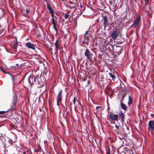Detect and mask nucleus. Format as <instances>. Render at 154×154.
I'll use <instances>...</instances> for the list:
<instances>
[{"label":"nucleus","instance_id":"nucleus-38","mask_svg":"<svg viewBox=\"0 0 154 154\" xmlns=\"http://www.w3.org/2000/svg\"><path fill=\"white\" fill-rule=\"evenodd\" d=\"M109 151L107 152V154H110V152H109Z\"/></svg>","mask_w":154,"mask_h":154},{"label":"nucleus","instance_id":"nucleus-39","mask_svg":"<svg viewBox=\"0 0 154 154\" xmlns=\"http://www.w3.org/2000/svg\"><path fill=\"white\" fill-rule=\"evenodd\" d=\"M88 51L87 50V59L88 58H89V57L88 56Z\"/></svg>","mask_w":154,"mask_h":154},{"label":"nucleus","instance_id":"nucleus-26","mask_svg":"<svg viewBox=\"0 0 154 154\" xmlns=\"http://www.w3.org/2000/svg\"><path fill=\"white\" fill-rule=\"evenodd\" d=\"M8 111H0V115L4 114H5Z\"/></svg>","mask_w":154,"mask_h":154},{"label":"nucleus","instance_id":"nucleus-36","mask_svg":"<svg viewBox=\"0 0 154 154\" xmlns=\"http://www.w3.org/2000/svg\"><path fill=\"white\" fill-rule=\"evenodd\" d=\"M5 67L7 69H9V70L11 69H12V68L11 66H10L9 67H8V66H5Z\"/></svg>","mask_w":154,"mask_h":154},{"label":"nucleus","instance_id":"nucleus-25","mask_svg":"<svg viewBox=\"0 0 154 154\" xmlns=\"http://www.w3.org/2000/svg\"><path fill=\"white\" fill-rule=\"evenodd\" d=\"M26 75V74H25V75H24L22 77V79H20V80H19V81H20V83H21V82H22L24 79H25V76Z\"/></svg>","mask_w":154,"mask_h":154},{"label":"nucleus","instance_id":"nucleus-47","mask_svg":"<svg viewBox=\"0 0 154 154\" xmlns=\"http://www.w3.org/2000/svg\"><path fill=\"white\" fill-rule=\"evenodd\" d=\"M56 14H57V15L58 16L59 15V14H57L56 13Z\"/></svg>","mask_w":154,"mask_h":154},{"label":"nucleus","instance_id":"nucleus-46","mask_svg":"<svg viewBox=\"0 0 154 154\" xmlns=\"http://www.w3.org/2000/svg\"><path fill=\"white\" fill-rule=\"evenodd\" d=\"M55 18H56V19L57 18V17L55 16H54V18L55 19Z\"/></svg>","mask_w":154,"mask_h":154},{"label":"nucleus","instance_id":"nucleus-30","mask_svg":"<svg viewBox=\"0 0 154 154\" xmlns=\"http://www.w3.org/2000/svg\"><path fill=\"white\" fill-rule=\"evenodd\" d=\"M145 0V5H148V1L149 0Z\"/></svg>","mask_w":154,"mask_h":154},{"label":"nucleus","instance_id":"nucleus-31","mask_svg":"<svg viewBox=\"0 0 154 154\" xmlns=\"http://www.w3.org/2000/svg\"><path fill=\"white\" fill-rule=\"evenodd\" d=\"M17 40H16V42H15L14 44V46H16V47H17Z\"/></svg>","mask_w":154,"mask_h":154},{"label":"nucleus","instance_id":"nucleus-15","mask_svg":"<svg viewBox=\"0 0 154 154\" xmlns=\"http://www.w3.org/2000/svg\"><path fill=\"white\" fill-rule=\"evenodd\" d=\"M87 35V31H86L85 33V35L84 36L83 41L82 42V46L83 47L85 46V38L86 37V35Z\"/></svg>","mask_w":154,"mask_h":154},{"label":"nucleus","instance_id":"nucleus-24","mask_svg":"<svg viewBox=\"0 0 154 154\" xmlns=\"http://www.w3.org/2000/svg\"><path fill=\"white\" fill-rule=\"evenodd\" d=\"M111 89H109L108 88H106L105 89L106 92L107 93H109L110 92H111Z\"/></svg>","mask_w":154,"mask_h":154},{"label":"nucleus","instance_id":"nucleus-21","mask_svg":"<svg viewBox=\"0 0 154 154\" xmlns=\"http://www.w3.org/2000/svg\"><path fill=\"white\" fill-rule=\"evenodd\" d=\"M121 117V120L122 122H123L124 118V114L123 112H121L120 114Z\"/></svg>","mask_w":154,"mask_h":154},{"label":"nucleus","instance_id":"nucleus-45","mask_svg":"<svg viewBox=\"0 0 154 154\" xmlns=\"http://www.w3.org/2000/svg\"><path fill=\"white\" fill-rule=\"evenodd\" d=\"M124 96H122V99H121V100H123V99H124Z\"/></svg>","mask_w":154,"mask_h":154},{"label":"nucleus","instance_id":"nucleus-41","mask_svg":"<svg viewBox=\"0 0 154 154\" xmlns=\"http://www.w3.org/2000/svg\"><path fill=\"white\" fill-rule=\"evenodd\" d=\"M4 73H7L4 70H2V69L1 70Z\"/></svg>","mask_w":154,"mask_h":154},{"label":"nucleus","instance_id":"nucleus-8","mask_svg":"<svg viewBox=\"0 0 154 154\" xmlns=\"http://www.w3.org/2000/svg\"><path fill=\"white\" fill-rule=\"evenodd\" d=\"M154 129V123L152 121H149V130H150L151 132Z\"/></svg>","mask_w":154,"mask_h":154},{"label":"nucleus","instance_id":"nucleus-42","mask_svg":"<svg viewBox=\"0 0 154 154\" xmlns=\"http://www.w3.org/2000/svg\"><path fill=\"white\" fill-rule=\"evenodd\" d=\"M116 128L117 129H119V126L117 125H116L115 126Z\"/></svg>","mask_w":154,"mask_h":154},{"label":"nucleus","instance_id":"nucleus-9","mask_svg":"<svg viewBox=\"0 0 154 154\" xmlns=\"http://www.w3.org/2000/svg\"><path fill=\"white\" fill-rule=\"evenodd\" d=\"M140 20V17H139L137 18L133 23L132 26L134 27V28L136 27L137 26Z\"/></svg>","mask_w":154,"mask_h":154},{"label":"nucleus","instance_id":"nucleus-7","mask_svg":"<svg viewBox=\"0 0 154 154\" xmlns=\"http://www.w3.org/2000/svg\"><path fill=\"white\" fill-rule=\"evenodd\" d=\"M56 19H54V18H52V23L53 25V28L56 31V33L58 32L57 29V23L56 22Z\"/></svg>","mask_w":154,"mask_h":154},{"label":"nucleus","instance_id":"nucleus-52","mask_svg":"<svg viewBox=\"0 0 154 154\" xmlns=\"http://www.w3.org/2000/svg\"><path fill=\"white\" fill-rule=\"evenodd\" d=\"M9 109H8V111H9Z\"/></svg>","mask_w":154,"mask_h":154},{"label":"nucleus","instance_id":"nucleus-22","mask_svg":"<svg viewBox=\"0 0 154 154\" xmlns=\"http://www.w3.org/2000/svg\"><path fill=\"white\" fill-rule=\"evenodd\" d=\"M132 103V98L131 97L129 96V101L128 102V104L129 105H131Z\"/></svg>","mask_w":154,"mask_h":154},{"label":"nucleus","instance_id":"nucleus-48","mask_svg":"<svg viewBox=\"0 0 154 154\" xmlns=\"http://www.w3.org/2000/svg\"><path fill=\"white\" fill-rule=\"evenodd\" d=\"M2 134H0V137L1 136H2Z\"/></svg>","mask_w":154,"mask_h":154},{"label":"nucleus","instance_id":"nucleus-3","mask_svg":"<svg viewBox=\"0 0 154 154\" xmlns=\"http://www.w3.org/2000/svg\"><path fill=\"white\" fill-rule=\"evenodd\" d=\"M119 35V32L117 29H114L112 32L111 36L113 39H116Z\"/></svg>","mask_w":154,"mask_h":154},{"label":"nucleus","instance_id":"nucleus-27","mask_svg":"<svg viewBox=\"0 0 154 154\" xmlns=\"http://www.w3.org/2000/svg\"><path fill=\"white\" fill-rule=\"evenodd\" d=\"M30 11V9L29 8V7L27 8L26 9V11L27 13H29Z\"/></svg>","mask_w":154,"mask_h":154},{"label":"nucleus","instance_id":"nucleus-50","mask_svg":"<svg viewBox=\"0 0 154 154\" xmlns=\"http://www.w3.org/2000/svg\"><path fill=\"white\" fill-rule=\"evenodd\" d=\"M85 65H87V62H86L85 63Z\"/></svg>","mask_w":154,"mask_h":154},{"label":"nucleus","instance_id":"nucleus-14","mask_svg":"<svg viewBox=\"0 0 154 154\" xmlns=\"http://www.w3.org/2000/svg\"><path fill=\"white\" fill-rule=\"evenodd\" d=\"M73 102L75 107H76L79 103V102L76 99V97H73Z\"/></svg>","mask_w":154,"mask_h":154},{"label":"nucleus","instance_id":"nucleus-23","mask_svg":"<svg viewBox=\"0 0 154 154\" xmlns=\"http://www.w3.org/2000/svg\"><path fill=\"white\" fill-rule=\"evenodd\" d=\"M81 81L82 82H84L87 79V75L85 76L84 77H81Z\"/></svg>","mask_w":154,"mask_h":154},{"label":"nucleus","instance_id":"nucleus-19","mask_svg":"<svg viewBox=\"0 0 154 154\" xmlns=\"http://www.w3.org/2000/svg\"><path fill=\"white\" fill-rule=\"evenodd\" d=\"M95 110L96 112H97L99 113V111H100L102 110V108L101 106H97Z\"/></svg>","mask_w":154,"mask_h":154},{"label":"nucleus","instance_id":"nucleus-29","mask_svg":"<svg viewBox=\"0 0 154 154\" xmlns=\"http://www.w3.org/2000/svg\"><path fill=\"white\" fill-rule=\"evenodd\" d=\"M38 152L39 153L38 154H44V153L42 151L40 150L38 151Z\"/></svg>","mask_w":154,"mask_h":154},{"label":"nucleus","instance_id":"nucleus-2","mask_svg":"<svg viewBox=\"0 0 154 154\" xmlns=\"http://www.w3.org/2000/svg\"><path fill=\"white\" fill-rule=\"evenodd\" d=\"M21 77V76L20 74H18L12 76V79L13 80L14 85L16 84H18L20 83V81H19V80Z\"/></svg>","mask_w":154,"mask_h":154},{"label":"nucleus","instance_id":"nucleus-16","mask_svg":"<svg viewBox=\"0 0 154 154\" xmlns=\"http://www.w3.org/2000/svg\"><path fill=\"white\" fill-rule=\"evenodd\" d=\"M120 105L122 109H123L124 110H127V107L122 102H121Z\"/></svg>","mask_w":154,"mask_h":154},{"label":"nucleus","instance_id":"nucleus-40","mask_svg":"<svg viewBox=\"0 0 154 154\" xmlns=\"http://www.w3.org/2000/svg\"><path fill=\"white\" fill-rule=\"evenodd\" d=\"M85 56H87V49L85 51Z\"/></svg>","mask_w":154,"mask_h":154},{"label":"nucleus","instance_id":"nucleus-32","mask_svg":"<svg viewBox=\"0 0 154 154\" xmlns=\"http://www.w3.org/2000/svg\"><path fill=\"white\" fill-rule=\"evenodd\" d=\"M27 152L28 153V154H31V152L30 150H27Z\"/></svg>","mask_w":154,"mask_h":154},{"label":"nucleus","instance_id":"nucleus-6","mask_svg":"<svg viewBox=\"0 0 154 154\" xmlns=\"http://www.w3.org/2000/svg\"><path fill=\"white\" fill-rule=\"evenodd\" d=\"M37 81L38 84L40 85V87L42 86L45 82L43 77L40 76L39 78L38 79Z\"/></svg>","mask_w":154,"mask_h":154},{"label":"nucleus","instance_id":"nucleus-53","mask_svg":"<svg viewBox=\"0 0 154 154\" xmlns=\"http://www.w3.org/2000/svg\"><path fill=\"white\" fill-rule=\"evenodd\" d=\"M9 109H8V111H9Z\"/></svg>","mask_w":154,"mask_h":154},{"label":"nucleus","instance_id":"nucleus-44","mask_svg":"<svg viewBox=\"0 0 154 154\" xmlns=\"http://www.w3.org/2000/svg\"><path fill=\"white\" fill-rule=\"evenodd\" d=\"M69 3L70 5H72V4H73L71 2H69Z\"/></svg>","mask_w":154,"mask_h":154},{"label":"nucleus","instance_id":"nucleus-5","mask_svg":"<svg viewBox=\"0 0 154 154\" xmlns=\"http://www.w3.org/2000/svg\"><path fill=\"white\" fill-rule=\"evenodd\" d=\"M109 117L113 120L115 121H117L118 119V115L112 113H111L109 115Z\"/></svg>","mask_w":154,"mask_h":154},{"label":"nucleus","instance_id":"nucleus-20","mask_svg":"<svg viewBox=\"0 0 154 154\" xmlns=\"http://www.w3.org/2000/svg\"><path fill=\"white\" fill-rule=\"evenodd\" d=\"M110 77L112 79V80H114L115 79V77L114 75V73L112 72H110L109 73Z\"/></svg>","mask_w":154,"mask_h":154},{"label":"nucleus","instance_id":"nucleus-33","mask_svg":"<svg viewBox=\"0 0 154 154\" xmlns=\"http://www.w3.org/2000/svg\"><path fill=\"white\" fill-rule=\"evenodd\" d=\"M20 67H14V69L15 70H17L19 69Z\"/></svg>","mask_w":154,"mask_h":154},{"label":"nucleus","instance_id":"nucleus-13","mask_svg":"<svg viewBox=\"0 0 154 154\" xmlns=\"http://www.w3.org/2000/svg\"><path fill=\"white\" fill-rule=\"evenodd\" d=\"M59 40L58 38H57L56 41L55 43V48H56V50L59 49L60 47L59 45Z\"/></svg>","mask_w":154,"mask_h":154},{"label":"nucleus","instance_id":"nucleus-34","mask_svg":"<svg viewBox=\"0 0 154 154\" xmlns=\"http://www.w3.org/2000/svg\"><path fill=\"white\" fill-rule=\"evenodd\" d=\"M54 12H52V13H51V15L52 18H54Z\"/></svg>","mask_w":154,"mask_h":154},{"label":"nucleus","instance_id":"nucleus-10","mask_svg":"<svg viewBox=\"0 0 154 154\" xmlns=\"http://www.w3.org/2000/svg\"><path fill=\"white\" fill-rule=\"evenodd\" d=\"M63 93L62 90H61L58 93L57 100V102H60L62 100V94Z\"/></svg>","mask_w":154,"mask_h":154},{"label":"nucleus","instance_id":"nucleus-18","mask_svg":"<svg viewBox=\"0 0 154 154\" xmlns=\"http://www.w3.org/2000/svg\"><path fill=\"white\" fill-rule=\"evenodd\" d=\"M77 6V5L75 3H74L73 4H72V5H70L69 6V8L70 9H72V8H75L76 7V6Z\"/></svg>","mask_w":154,"mask_h":154},{"label":"nucleus","instance_id":"nucleus-11","mask_svg":"<svg viewBox=\"0 0 154 154\" xmlns=\"http://www.w3.org/2000/svg\"><path fill=\"white\" fill-rule=\"evenodd\" d=\"M26 46L29 48H31L34 50H35V46L33 44L29 42H28L26 43Z\"/></svg>","mask_w":154,"mask_h":154},{"label":"nucleus","instance_id":"nucleus-49","mask_svg":"<svg viewBox=\"0 0 154 154\" xmlns=\"http://www.w3.org/2000/svg\"><path fill=\"white\" fill-rule=\"evenodd\" d=\"M38 36H41V35L40 34H39L38 35Z\"/></svg>","mask_w":154,"mask_h":154},{"label":"nucleus","instance_id":"nucleus-12","mask_svg":"<svg viewBox=\"0 0 154 154\" xmlns=\"http://www.w3.org/2000/svg\"><path fill=\"white\" fill-rule=\"evenodd\" d=\"M47 8L50 13L54 12V11L52 9L51 5L48 3H47Z\"/></svg>","mask_w":154,"mask_h":154},{"label":"nucleus","instance_id":"nucleus-1","mask_svg":"<svg viewBox=\"0 0 154 154\" xmlns=\"http://www.w3.org/2000/svg\"><path fill=\"white\" fill-rule=\"evenodd\" d=\"M17 100V96L16 95H15L13 96L12 101L11 103V107L10 109L11 110H13L16 106V103Z\"/></svg>","mask_w":154,"mask_h":154},{"label":"nucleus","instance_id":"nucleus-4","mask_svg":"<svg viewBox=\"0 0 154 154\" xmlns=\"http://www.w3.org/2000/svg\"><path fill=\"white\" fill-rule=\"evenodd\" d=\"M28 80L29 83L32 85L34 82H36V78L30 75V76L29 77Z\"/></svg>","mask_w":154,"mask_h":154},{"label":"nucleus","instance_id":"nucleus-28","mask_svg":"<svg viewBox=\"0 0 154 154\" xmlns=\"http://www.w3.org/2000/svg\"><path fill=\"white\" fill-rule=\"evenodd\" d=\"M69 16V15L68 14H66L64 16V18L65 19H67L68 18V17Z\"/></svg>","mask_w":154,"mask_h":154},{"label":"nucleus","instance_id":"nucleus-37","mask_svg":"<svg viewBox=\"0 0 154 154\" xmlns=\"http://www.w3.org/2000/svg\"><path fill=\"white\" fill-rule=\"evenodd\" d=\"M83 121L84 123V126H85L86 128H87V126L86 125V122L84 120H83Z\"/></svg>","mask_w":154,"mask_h":154},{"label":"nucleus","instance_id":"nucleus-35","mask_svg":"<svg viewBox=\"0 0 154 154\" xmlns=\"http://www.w3.org/2000/svg\"><path fill=\"white\" fill-rule=\"evenodd\" d=\"M22 14L23 16H24L25 17H26L27 15V13H26L25 12H23L22 13Z\"/></svg>","mask_w":154,"mask_h":154},{"label":"nucleus","instance_id":"nucleus-17","mask_svg":"<svg viewBox=\"0 0 154 154\" xmlns=\"http://www.w3.org/2000/svg\"><path fill=\"white\" fill-rule=\"evenodd\" d=\"M103 20H104V24L105 26L108 23V21H107V18L106 16H104L103 17Z\"/></svg>","mask_w":154,"mask_h":154},{"label":"nucleus","instance_id":"nucleus-43","mask_svg":"<svg viewBox=\"0 0 154 154\" xmlns=\"http://www.w3.org/2000/svg\"><path fill=\"white\" fill-rule=\"evenodd\" d=\"M60 102H57V104L58 105H59V103H60Z\"/></svg>","mask_w":154,"mask_h":154},{"label":"nucleus","instance_id":"nucleus-54","mask_svg":"<svg viewBox=\"0 0 154 154\" xmlns=\"http://www.w3.org/2000/svg\"><path fill=\"white\" fill-rule=\"evenodd\" d=\"M44 154H45L44 153Z\"/></svg>","mask_w":154,"mask_h":154},{"label":"nucleus","instance_id":"nucleus-51","mask_svg":"<svg viewBox=\"0 0 154 154\" xmlns=\"http://www.w3.org/2000/svg\"><path fill=\"white\" fill-rule=\"evenodd\" d=\"M85 9V7L84 8V9Z\"/></svg>","mask_w":154,"mask_h":154}]
</instances>
